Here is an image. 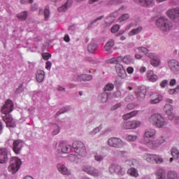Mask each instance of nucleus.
<instances>
[{"label":"nucleus","mask_w":179,"mask_h":179,"mask_svg":"<svg viewBox=\"0 0 179 179\" xmlns=\"http://www.w3.org/2000/svg\"><path fill=\"white\" fill-rule=\"evenodd\" d=\"M147 120L157 128H166L169 125V121L164 119L160 113H149Z\"/></svg>","instance_id":"nucleus-1"},{"label":"nucleus","mask_w":179,"mask_h":179,"mask_svg":"<svg viewBox=\"0 0 179 179\" xmlns=\"http://www.w3.org/2000/svg\"><path fill=\"white\" fill-rule=\"evenodd\" d=\"M156 24L163 33H168V31H170L173 29V24L164 17L158 18L156 21Z\"/></svg>","instance_id":"nucleus-2"},{"label":"nucleus","mask_w":179,"mask_h":179,"mask_svg":"<svg viewBox=\"0 0 179 179\" xmlns=\"http://www.w3.org/2000/svg\"><path fill=\"white\" fill-rule=\"evenodd\" d=\"M164 136L160 135L157 136L156 140L150 141L149 142H145V146L149 148V149H152V150H156L157 148H159L161 145H163L165 142Z\"/></svg>","instance_id":"nucleus-3"},{"label":"nucleus","mask_w":179,"mask_h":179,"mask_svg":"<svg viewBox=\"0 0 179 179\" xmlns=\"http://www.w3.org/2000/svg\"><path fill=\"white\" fill-rule=\"evenodd\" d=\"M1 117L3 121L6 122L7 128L10 129H13V128H16V125H17V122L16 120L13 119L12 115L9 113H2Z\"/></svg>","instance_id":"nucleus-4"},{"label":"nucleus","mask_w":179,"mask_h":179,"mask_svg":"<svg viewBox=\"0 0 179 179\" xmlns=\"http://www.w3.org/2000/svg\"><path fill=\"white\" fill-rule=\"evenodd\" d=\"M20 166H22V161L20 159L16 157H13L10 160V165L8 170L10 171V173H12V174H15L19 171Z\"/></svg>","instance_id":"nucleus-5"},{"label":"nucleus","mask_w":179,"mask_h":179,"mask_svg":"<svg viewBox=\"0 0 179 179\" xmlns=\"http://www.w3.org/2000/svg\"><path fill=\"white\" fill-rule=\"evenodd\" d=\"M73 149L74 152L81 156L82 157H85L86 155H87V152L86 151V147L85 144L81 141H75L73 143Z\"/></svg>","instance_id":"nucleus-6"},{"label":"nucleus","mask_w":179,"mask_h":179,"mask_svg":"<svg viewBox=\"0 0 179 179\" xmlns=\"http://www.w3.org/2000/svg\"><path fill=\"white\" fill-rule=\"evenodd\" d=\"M108 145L110 146V148L121 149V148H124V146H125L126 143L121 138L113 137L108 140Z\"/></svg>","instance_id":"nucleus-7"},{"label":"nucleus","mask_w":179,"mask_h":179,"mask_svg":"<svg viewBox=\"0 0 179 179\" xmlns=\"http://www.w3.org/2000/svg\"><path fill=\"white\" fill-rule=\"evenodd\" d=\"M109 172L110 174H117V176H124L125 169L118 164H110L109 166Z\"/></svg>","instance_id":"nucleus-8"},{"label":"nucleus","mask_w":179,"mask_h":179,"mask_svg":"<svg viewBox=\"0 0 179 179\" xmlns=\"http://www.w3.org/2000/svg\"><path fill=\"white\" fill-rule=\"evenodd\" d=\"M141 123L138 120H133L131 122H126L122 124L123 129H136L141 127Z\"/></svg>","instance_id":"nucleus-9"},{"label":"nucleus","mask_w":179,"mask_h":179,"mask_svg":"<svg viewBox=\"0 0 179 179\" xmlns=\"http://www.w3.org/2000/svg\"><path fill=\"white\" fill-rule=\"evenodd\" d=\"M24 145V142L22 140H15L13 143V151L15 155H20L22 149Z\"/></svg>","instance_id":"nucleus-10"},{"label":"nucleus","mask_w":179,"mask_h":179,"mask_svg":"<svg viewBox=\"0 0 179 179\" xmlns=\"http://www.w3.org/2000/svg\"><path fill=\"white\" fill-rule=\"evenodd\" d=\"M14 106L13 101L10 99H7L1 107V113H12L13 111Z\"/></svg>","instance_id":"nucleus-11"},{"label":"nucleus","mask_w":179,"mask_h":179,"mask_svg":"<svg viewBox=\"0 0 179 179\" xmlns=\"http://www.w3.org/2000/svg\"><path fill=\"white\" fill-rule=\"evenodd\" d=\"M166 15L170 19L174 20V22H179V8H172L167 11Z\"/></svg>","instance_id":"nucleus-12"},{"label":"nucleus","mask_w":179,"mask_h":179,"mask_svg":"<svg viewBox=\"0 0 179 179\" xmlns=\"http://www.w3.org/2000/svg\"><path fill=\"white\" fill-rule=\"evenodd\" d=\"M58 152H61L62 153H71L72 150V146L69 145H66L65 143L61 142L57 147Z\"/></svg>","instance_id":"nucleus-13"},{"label":"nucleus","mask_w":179,"mask_h":179,"mask_svg":"<svg viewBox=\"0 0 179 179\" xmlns=\"http://www.w3.org/2000/svg\"><path fill=\"white\" fill-rule=\"evenodd\" d=\"M155 135H156V130L153 129H150L147 130L145 134H144V138L143 140V143L144 145L146 144V142H150V138H153V136H155Z\"/></svg>","instance_id":"nucleus-14"},{"label":"nucleus","mask_w":179,"mask_h":179,"mask_svg":"<svg viewBox=\"0 0 179 179\" xmlns=\"http://www.w3.org/2000/svg\"><path fill=\"white\" fill-rule=\"evenodd\" d=\"M168 65L171 71L175 73V75H178L179 73V63L177 60H170L168 63Z\"/></svg>","instance_id":"nucleus-15"},{"label":"nucleus","mask_w":179,"mask_h":179,"mask_svg":"<svg viewBox=\"0 0 179 179\" xmlns=\"http://www.w3.org/2000/svg\"><path fill=\"white\" fill-rule=\"evenodd\" d=\"M9 151L8 148H0V164H3L8 162V154Z\"/></svg>","instance_id":"nucleus-16"},{"label":"nucleus","mask_w":179,"mask_h":179,"mask_svg":"<svg viewBox=\"0 0 179 179\" xmlns=\"http://www.w3.org/2000/svg\"><path fill=\"white\" fill-rule=\"evenodd\" d=\"M115 71L120 76V78H122V79H125L127 78V71H125V69H124V66L121 64H117L115 65Z\"/></svg>","instance_id":"nucleus-17"},{"label":"nucleus","mask_w":179,"mask_h":179,"mask_svg":"<svg viewBox=\"0 0 179 179\" xmlns=\"http://www.w3.org/2000/svg\"><path fill=\"white\" fill-rule=\"evenodd\" d=\"M57 169L63 176H71V170H69L68 167L63 164H58L57 165Z\"/></svg>","instance_id":"nucleus-18"},{"label":"nucleus","mask_w":179,"mask_h":179,"mask_svg":"<svg viewBox=\"0 0 179 179\" xmlns=\"http://www.w3.org/2000/svg\"><path fill=\"white\" fill-rule=\"evenodd\" d=\"M136 94L138 100H143L146 97V89L145 87H138L136 91Z\"/></svg>","instance_id":"nucleus-19"},{"label":"nucleus","mask_w":179,"mask_h":179,"mask_svg":"<svg viewBox=\"0 0 179 179\" xmlns=\"http://www.w3.org/2000/svg\"><path fill=\"white\" fill-rule=\"evenodd\" d=\"M157 179H166V170L163 168H158L154 173Z\"/></svg>","instance_id":"nucleus-20"},{"label":"nucleus","mask_w":179,"mask_h":179,"mask_svg":"<svg viewBox=\"0 0 179 179\" xmlns=\"http://www.w3.org/2000/svg\"><path fill=\"white\" fill-rule=\"evenodd\" d=\"M142 157L147 163L155 164V154L145 153L143 155Z\"/></svg>","instance_id":"nucleus-21"},{"label":"nucleus","mask_w":179,"mask_h":179,"mask_svg":"<svg viewBox=\"0 0 179 179\" xmlns=\"http://www.w3.org/2000/svg\"><path fill=\"white\" fill-rule=\"evenodd\" d=\"M147 79L150 81V82H157V80H158L159 77L157 76V75L155 74V72L152 70H150L147 72Z\"/></svg>","instance_id":"nucleus-22"},{"label":"nucleus","mask_w":179,"mask_h":179,"mask_svg":"<svg viewBox=\"0 0 179 179\" xmlns=\"http://www.w3.org/2000/svg\"><path fill=\"white\" fill-rule=\"evenodd\" d=\"M136 3H139L141 6H150L155 3L154 0H134Z\"/></svg>","instance_id":"nucleus-23"},{"label":"nucleus","mask_w":179,"mask_h":179,"mask_svg":"<svg viewBox=\"0 0 179 179\" xmlns=\"http://www.w3.org/2000/svg\"><path fill=\"white\" fill-rule=\"evenodd\" d=\"M163 100V96L161 94H155L152 96V99L150 101L151 104H157L159 101Z\"/></svg>","instance_id":"nucleus-24"},{"label":"nucleus","mask_w":179,"mask_h":179,"mask_svg":"<svg viewBox=\"0 0 179 179\" xmlns=\"http://www.w3.org/2000/svg\"><path fill=\"white\" fill-rule=\"evenodd\" d=\"M72 5V0H68L65 4L58 8V12H66L68 8H71Z\"/></svg>","instance_id":"nucleus-25"},{"label":"nucleus","mask_w":179,"mask_h":179,"mask_svg":"<svg viewBox=\"0 0 179 179\" xmlns=\"http://www.w3.org/2000/svg\"><path fill=\"white\" fill-rule=\"evenodd\" d=\"M44 78H45V73L43 70H38L36 73V80L38 83H43L44 80Z\"/></svg>","instance_id":"nucleus-26"},{"label":"nucleus","mask_w":179,"mask_h":179,"mask_svg":"<svg viewBox=\"0 0 179 179\" xmlns=\"http://www.w3.org/2000/svg\"><path fill=\"white\" fill-rule=\"evenodd\" d=\"M93 79V77L91 75L87 74H83L81 76H78L77 78V80L78 82H86L87 80H92Z\"/></svg>","instance_id":"nucleus-27"},{"label":"nucleus","mask_w":179,"mask_h":179,"mask_svg":"<svg viewBox=\"0 0 179 179\" xmlns=\"http://www.w3.org/2000/svg\"><path fill=\"white\" fill-rule=\"evenodd\" d=\"M142 30H143V28L142 27H138L136 29H133L129 32L128 36H129V37H132V36H136V34L142 33Z\"/></svg>","instance_id":"nucleus-28"},{"label":"nucleus","mask_w":179,"mask_h":179,"mask_svg":"<svg viewBox=\"0 0 179 179\" xmlns=\"http://www.w3.org/2000/svg\"><path fill=\"white\" fill-rule=\"evenodd\" d=\"M94 169V166H93L85 165L83 166L82 171H84V173H86V174H88V176H90Z\"/></svg>","instance_id":"nucleus-29"},{"label":"nucleus","mask_w":179,"mask_h":179,"mask_svg":"<svg viewBox=\"0 0 179 179\" xmlns=\"http://www.w3.org/2000/svg\"><path fill=\"white\" fill-rule=\"evenodd\" d=\"M94 160L98 163H101V162L104 160V156L99 153V152H94Z\"/></svg>","instance_id":"nucleus-30"},{"label":"nucleus","mask_w":179,"mask_h":179,"mask_svg":"<svg viewBox=\"0 0 179 179\" xmlns=\"http://www.w3.org/2000/svg\"><path fill=\"white\" fill-rule=\"evenodd\" d=\"M166 179H178V173L174 171H169L167 173Z\"/></svg>","instance_id":"nucleus-31"},{"label":"nucleus","mask_w":179,"mask_h":179,"mask_svg":"<svg viewBox=\"0 0 179 179\" xmlns=\"http://www.w3.org/2000/svg\"><path fill=\"white\" fill-rule=\"evenodd\" d=\"M127 173L129 174V176L134 177L135 178H138V177H139V173L138 172V170L134 168L128 169Z\"/></svg>","instance_id":"nucleus-32"},{"label":"nucleus","mask_w":179,"mask_h":179,"mask_svg":"<svg viewBox=\"0 0 179 179\" xmlns=\"http://www.w3.org/2000/svg\"><path fill=\"white\" fill-rule=\"evenodd\" d=\"M28 13L27 11H22L17 15V19L22 22H24L27 19Z\"/></svg>","instance_id":"nucleus-33"},{"label":"nucleus","mask_w":179,"mask_h":179,"mask_svg":"<svg viewBox=\"0 0 179 179\" xmlns=\"http://www.w3.org/2000/svg\"><path fill=\"white\" fill-rule=\"evenodd\" d=\"M115 41L113 39L109 40L104 46L105 51H110L114 47Z\"/></svg>","instance_id":"nucleus-34"},{"label":"nucleus","mask_w":179,"mask_h":179,"mask_svg":"<svg viewBox=\"0 0 179 179\" xmlns=\"http://www.w3.org/2000/svg\"><path fill=\"white\" fill-rule=\"evenodd\" d=\"M99 100L101 101V103H106L107 100H108V93L107 92H103L99 96Z\"/></svg>","instance_id":"nucleus-35"},{"label":"nucleus","mask_w":179,"mask_h":179,"mask_svg":"<svg viewBox=\"0 0 179 179\" xmlns=\"http://www.w3.org/2000/svg\"><path fill=\"white\" fill-rule=\"evenodd\" d=\"M154 159V164H162L164 162L163 157L157 154H155Z\"/></svg>","instance_id":"nucleus-36"},{"label":"nucleus","mask_w":179,"mask_h":179,"mask_svg":"<svg viewBox=\"0 0 179 179\" xmlns=\"http://www.w3.org/2000/svg\"><path fill=\"white\" fill-rule=\"evenodd\" d=\"M120 61H122V57H113L112 59H110L107 61L108 64H119Z\"/></svg>","instance_id":"nucleus-37"},{"label":"nucleus","mask_w":179,"mask_h":179,"mask_svg":"<svg viewBox=\"0 0 179 179\" xmlns=\"http://www.w3.org/2000/svg\"><path fill=\"white\" fill-rule=\"evenodd\" d=\"M150 64L152 66L156 68L160 65V59H159V57L157 56V57L150 60Z\"/></svg>","instance_id":"nucleus-38"},{"label":"nucleus","mask_w":179,"mask_h":179,"mask_svg":"<svg viewBox=\"0 0 179 179\" xmlns=\"http://www.w3.org/2000/svg\"><path fill=\"white\" fill-rule=\"evenodd\" d=\"M122 60L124 64H132V62H134V59H132V57L131 55H127L123 58L122 57Z\"/></svg>","instance_id":"nucleus-39"},{"label":"nucleus","mask_w":179,"mask_h":179,"mask_svg":"<svg viewBox=\"0 0 179 179\" xmlns=\"http://www.w3.org/2000/svg\"><path fill=\"white\" fill-rule=\"evenodd\" d=\"M68 159L73 163H79L80 160L78 156L73 154H71L68 156Z\"/></svg>","instance_id":"nucleus-40"},{"label":"nucleus","mask_w":179,"mask_h":179,"mask_svg":"<svg viewBox=\"0 0 179 179\" xmlns=\"http://www.w3.org/2000/svg\"><path fill=\"white\" fill-rule=\"evenodd\" d=\"M135 115H136V113H125L122 115V119L124 121H127L131 118H134V117H135Z\"/></svg>","instance_id":"nucleus-41"},{"label":"nucleus","mask_w":179,"mask_h":179,"mask_svg":"<svg viewBox=\"0 0 179 179\" xmlns=\"http://www.w3.org/2000/svg\"><path fill=\"white\" fill-rule=\"evenodd\" d=\"M125 164L126 166H127V167H134L136 166V164H138V162H136V159L127 160L125 162Z\"/></svg>","instance_id":"nucleus-42"},{"label":"nucleus","mask_w":179,"mask_h":179,"mask_svg":"<svg viewBox=\"0 0 179 179\" xmlns=\"http://www.w3.org/2000/svg\"><path fill=\"white\" fill-rule=\"evenodd\" d=\"M138 139V136L136 135H127L125 138V140L127 142H135Z\"/></svg>","instance_id":"nucleus-43"},{"label":"nucleus","mask_w":179,"mask_h":179,"mask_svg":"<svg viewBox=\"0 0 179 179\" xmlns=\"http://www.w3.org/2000/svg\"><path fill=\"white\" fill-rule=\"evenodd\" d=\"M90 176L92 177H100V176H101V172L94 167Z\"/></svg>","instance_id":"nucleus-44"},{"label":"nucleus","mask_w":179,"mask_h":179,"mask_svg":"<svg viewBox=\"0 0 179 179\" xmlns=\"http://www.w3.org/2000/svg\"><path fill=\"white\" fill-rule=\"evenodd\" d=\"M129 18V14L126 13V14H123L119 18H118V22L119 23H122V22H125V20H128V19Z\"/></svg>","instance_id":"nucleus-45"},{"label":"nucleus","mask_w":179,"mask_h":179,"mask_svg":"<svg viewBox=\"0 0 179 179\" xmlns=\"http://www.w3.org/2000/svg\"><path fill=\"white\" fill-rule=\"evenodd\" d=\"M43 14H44V16H45V20H48V19H50V6H47L45 8V10L43 11Z\"/></svg>","instance_id":"nucleus-46"},{"label":"nucleus","mask_w":179,"mask_h":179,"mask_svg":"<svg viewBox=\"0 0 179 179\" xmlns=\"http://www.w3.org/2000/svg\"><path fill=\"white\" fill-rule=\"evenodd\" d=\"M103 127H101V125L99 126L98 127L94 129L92 131L90 132V135L91 136H94V135H96V134H99V132H100V131H101Z\"/></svg>","instance_id":"nucleus-47"},{"label":"nucleus","mask_w":179,"mask_h":179,"mask_svg":"<svg viewBox=\"0 0 179 179\" xmlns=\"http://www.w3.org/2000/svg\"><path fill=\"white\" fill-rule=\"evenodd\" d=\"M168 118L169 120H170L171 121H174L176 123L178 122L177 121H178L179 117L178 116H176L175 113H169L168 115Z\"/></svg>","instance_id":"nucleus-48"},{"label":"nucleus","mask_w":179,"mask_h":179,"mask_svg":"<svg viewBox=\"0 0 179 179\" xmlns=\"http://www.w3.org/2000/svg\"><path fill=\"white\" fill-rule=\"evenodd\" d=\"M87 50L89 52H94V51L97 50V45H96V43H91L88 45Z\"/></svg>","instance_id":"nucleus-49"},{"label":"nucleus","mask_w":179,"mask_h":179,"mask_svg":"<svg viewBox=\"0 0 179 179\" xmlns=\"http://www.w3.org/2000/svg\"><path fill=\"white\" fill-rule=\"evenodd\" d=\"M112 90H114V84L108 83L105 85L104 87L105 92H111Z\"/></svg>","instance_id":"nucleus-50"},{"label":"nucleus","mask_w":179,"mask_h":179,"mask_svg":"<svg viewBox=\"0 0 179 179\" xmlns=\"http://www.w3.org/2000/svg\"><path fill=\"white\" fill-rule=\"evenodd\" d=\"M169 94H177L179 93V85L174 89H171L168 91Z\"/></svg>","instance_id":"nucleus-51"},{"label":"nucleus","mask_w":179,"mask_h":179,"mask_svg":"<svg viewBox=\"0 0 179 179\" xmlns=\"http://www.w3.org/2000/svg\"><path fill=\"white\" fill-rule=\"evenodd\" d=\"M164 110H165V113H171V111H173V106L169 103L165 105Z\"/></svg>","instance_id":"nucleus-52"},{"label":"nucleus","mask_w":179,"mask_h":179,"mask_svg":"<svg viewBox=\"0 0 179 179\" xmlns=\"http://www.w3.org/2000/svg\"><path fill=\"white\" fill-rule=\"evenodd\" d=\"M138 52H142L143 54H148V52H149V50L145 48V47H140V48H138Z\"/></svg>","instance_id":"nucleus-53"},{"label":"nucleus","mask_w":179,"mask_h":179,"mask_svg":"<svg viewBox=\"0 0 179 179\" xmlns=\"http://www.w3.org/2000/svg\"><path fill=\"white\" fill-rule=\"evenodd\" d=\"M146 57H148V58H150V59H154L155 58H157V55L155 53H149L147 52L146 53Z\"/></svg>","instance_id":"nucleus-54"},{"label":"nucleus","mask_w":179,"mask_h":179,"mask_svg":"<svg viewBox=\"0 0 179 179\" xmlns=\"http://www.w3.org/2000/svg\"><path fill=\"white\" fill-rule=\"evenodd\" d=\"M120 30V25L115 24L111 27V33H117V31Z\"/></svg>","instance_id":"nucleus-55"},{"label":"nucleus","mask_w":179,"mask_h":179,"mask_svg":"<svg viewBox=\"0 0 179 179\" xmlns=\"http://www.w3.org/2000/svg\"><path fill=\"white\" fill-rule=\"evenodd\" d=\"M52 134V135H58V134H59V127H58L57 125H55L54 130Z\"/></svg>","instance_id":"nucleus-56"},{"label":"nucleus","mask_w":179,"mask_h":179,"mask_svg":"<svg viewBox=\"0 0 179 179\" xmlns=\"http://www.w3.org/2000/svg\"><path fill=\"white\" fill-rule=\"evenodd\" d=\"M42 57H43V59H45V61H48V59H50V58H51V54L43 53V54H42Z\"/></svg>","instance_id":"nucleus-57"},{"label":"nucleus","mask_w":179,"mask_h":179,"mask_svg":"<svg viewBox=\"0 0 179 179\" xmlns=\"http://www.w3.org/2000/svg\"><path fill=\"white\" fill-rule=\"evenodd\" d=\"M22 5H27V3H33V0H21Z\"/></svg>","instance_id":"nucleus-58"},{"label":"nucleus","mask_w":179,"mask_h":179,"mask_svg":"<svg viewBox=\"0 0 179 179\" xmlns=\"http://www.w3.org/2000/svg\"><path fill=\"white\" fill-rule=\"evenodd\" d=\"M169 83V80H164L160 83V87L162 88L166 87V85Z\"/></svg>","instance_id":"nucleus-59"},{"label":"nucleus","mask_w":179,"mask_h":179,"mask_svg":"<svg viewBox=\"0 0 179 179\" xmlns=\"http://www.w3.org/2000/svg\"><path fill=\"white\" fill-rule=\"evenodd\" d=\"M51 62L47 61L45 63V69H48V71H50V69H51Z\"/></svg>","instance_id":"nucleus-60"},{"label":"nucleus","mask_w":179,"mask_h":179,"mask_svg":"<svg viewBox=\"0 0 179 179\" xmlns=\"http://www.w3.org/2000/svg\"><path fill=\"white\" fill-rule=\"evenodd\" d=\"M127 73H129V75H131V73H134V67L132 66L127 67Z\"/></svg>","instance_id":"nucleus-61"},{"label":"nucleus","mask_w":179,"mask_h":179,"mask_svg":"<svg viewBox=\"0 0 179 179\" xmlns=\"http://www.w3.org/2000/svg\"><path fill=\"white\" fill-rule=\"evenodd\" d=\"M127 110H134V108H135V104L129 103L127 105Z\"/></svg>","instance_id":"nucleus-62"},{"label":"nucleus","mask_w":179,"mask_h":179,"mask_svg":"<svg viewBox=\"0 0 179 179\" xmlns=\"http://www.w3.org/2000/svg\"><path fill=\"white\" fill-rule=\"evenodd\" d=\"M120 106H121V103H117V104L112 106L111 110H112V111H114L115 110H117V108H120Z\"/></svg>","instance_id":"nucleus-63"},{"label":"nucleus","mask_w":179,"mask_h":179,"mask_svg":"<svg viewBox=\"0 0 179 179\" xmlns=\"http://www.w3.org/2000/svg\"><path fill=\"white\" fill-rule=\"evenodd\" d=\"M119 155L120 156H122V157H124V156H127V155H128V152H127L125 150L120 151Z\"/></svg>","instance_id":"nucleus-64"}]
</instances>
